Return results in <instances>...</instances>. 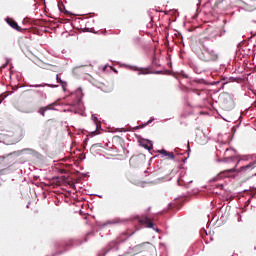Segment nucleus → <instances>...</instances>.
<instances>
[{"label": "nucleus", "instance_id": "1", "mask_svg": "<svg viewBox=\"0 0 256 256\" xmlns=\"http://www.w3.org/2000/svg\"><path fill=\"white\" fill-rule=\"evenodd\" d=\"M241 155H231L228 157H225L223 159H218L219 163H235V166L233 168L224 170V175L225 177H231L232 179H235V177H237V175L233 174V173H247V171H253V169H255L256 167V161L254 162H250L249 164L245 165V166H241L239 169H237V167L239 166V163H241V161H243V159L240 158Z\"/></svg>", "mask_w": 256, "mask_h": 256}, {"label": "nucleus", "instance_id": "2", "mask_svg": "<svg viewBox=\"0 0 256 256\" xmlns=\"http://www.w3.org/2000/svg\"><path fill=\"white\" fill-rule=\"evenodd\" d=\"M74 95H76L75 102L73 104H70L71 108L64 109V113H74V115L79 114V111L76 110L75 107H81V105H83V97H85V94H83V88L78 87L75 90Z\"/></svg>", "mask_w": 256, "mask_h": 256}, {"label": "nucleus", "instance_id": "3", "mask_svg": "<svg viewBox=\"0 0 256 256\" xmlns=\"http://www.w3.org/2000/svg\"><path fill=\"white\" fill-rule=\"evenodd\" d=\"M218 99L224 109L231 110L235 107V96L231 93L224 92L219 95Z\"/></svg>", "mask_w": 256, "mask_h": 256}, {"label": "nucleus", "instance_id": "4", "mask_svg": "<svg viewBox=\"0 0 256 256\" xmlns=\"http://www.w3.org/2000/svg\"><path fill=\"white\" fill-rule=\"evenodd\" d=\"M126 239H129V237L125 238L124 240H112L111 242H109L105 248H102V250L100 251V253L98 254L99 256H105L107 255V253H109L110 251H118L119 250V245H121V243H125Z\"/></svg>", "mask_w": 256, "mask_h": 256}, {"label": "nucleus", "instance_id": "5", "mask_svg": "<svg viewBox=\"0 0 256 256\" xmlns=\"http://www.w3.org/2000/svg\"><path fill=\"white\" fill-rule=\"evenodd\" d=\"M123 67H128V69H130V71H138V75H163V71L162 70H155V71H141L139 70V67L134 66V65H129V64H122Z\"/></svg>", "mask_w": 256, "mask_h": 256}, {"label": "nucleus", "instance_id": "6", "mask_svg": "<svg viewBox=\"0 0 256 256\" xmlns=\"http://www.w3.org/2000/svg\"><path fill=\"white\" fill-rule=\"evenodd\" d=\"M23 154L32 155L33 157H37L39 155V153L33 148H24L20 151L11 152L9 155H15V157H19Z\"/></svg>", "mask_w": 256, "mask_h": 256}, {"label": "nucleus", "instance_id": "7", "mask_svg": "<svg viewBox=\"0 0 256 256\" xmlns=\"http://www.w3.org/2000/svg\"><path fill=\"white\" fill-rule=\"evenodd\" d=\"M138 143L140 147L146 149V151H153V141L147 138L138 137Z\"/></svg>", "mask_w": 256, "mask_h": 256}, {"label": "nucleus", "instance_id": "8", "mask_svg": "<svg viewBox=\"0 0 256 256\" xmlns=\"http://www.w3.org/2000/svg\"><path fill=\"white\" fill-rule=\"evenodd\" d=\"M5 22L7 23V25H9V27L14 29L15 31H18V33H23V29L21 28V26H19V23H17L15 19L11 17H6Z\"/></svg>", "mask_w": 256, "mask_h": 256}, {"label": "nucleus", "instance_id": "9", "mask_svg": "<svg viewBox=\"0 0 256 256\" xmlns=\"http://www.w3.org/2000/svg\"><path fill=\"white\" fill-rule=\"evenodd\" d=\"M183 207V201L175 199L173 202L168 203L167 209L169 211H179Z\"/></svg>", "mask_w": 256, "mask_h": 256}, {"label": "nucleus", "instance_id": "10", "mask_svg": "<svg viewBox=\"0 0 256 256\" xmlns=\"http://www.w3.org/2000/svg\"><path fill=\"white\" fill-rule=\"evenodd\" d=\"M203 47H205V46H203V42L198 41V42H195L194 44H192L191 49H192L193 53H195V55H197V57H199V55L203 51Z\"/></svg>", "mask_w": 256, "mask_h": 256}, {"label": "nucleus", "instance_id": "11", "mask_svg": "<svg viewBox=\"0 0 256 256\" xmlns=\"http://www.w3.org/2000/svg\"><path fill=\"white\" fill-rule=\"evenodd\" d=\"M89 240L87 238H84V241L81 239H70L68 242V245L70 247H81L83 243H87Z\"/></svg>", "mask_w": 256, "mask_h": 256}, {"label": "nucleus", "instance_id": "12", "mask_svg": "<svg viewBox=\"0 0 256 256\" xmlns=\"http://www.w3.org/2000/svg\"><path fill=\"white\" fill-rule=\"evenodd\" d=\"M198 59H200V61H205V62L211 61L208 48H204L203 51L200 52Z\"/></svg>", "mask_w": 256, "mask_h": 256}, {"label": "nucleus", "instance_id": "13", "mask_svg": "<svg viewBox=\"0 0 256 256\" xmlns=\"http://www.w3.org/2000/svg\"><path fill=\"white\" fill-rule=\"evenodd\" d=\"M189 67L196 73V75H201V73H203V69L199 68L195 62H189Z\"/></svg>", "mask_w": 256, "mask_h": 256}, {"label": "nucleus", "instance_id": "14", "mask_svg": "<svg viewBox=\"0 0 256 256\" xmlns=\"http://www.w3.org/2000/svg\"><path fill=\"white\" fill-rule=\"evenodd\" d=\"M131 167L137 168L141 164L139 156H132L129 160Z\"/></svg>", "mask_w": 256, "mask_h": 256}, {"label": "nucleus", "instance_id": "15", "mask_svg": "<svg viewBox=\"0 0 256 256\" xmlns=\"http://www.w3.org/2000/svg\"><path fill=\"white\" fill-rule=\"evenodd\" d=\"M208 55L210 57V61H217V59H219V54L213 49L208 48Z\"/></svg>", "mask_w": 256, "mask_h": 256}, {"label": "nucleus", "instance_id": "16", "mask_svg": "<svg viewBox=\"0 0 256 256\" xmlns=\"http://www.w3.org/2000/svg\"><path fill=\"white\" fill-rule=\"evenodd\" d=\"M30 87H32L34 89H39V87H52V89H57V87H59V85H57V84H34V85H30Z\"/></svg>", "mask_w": 256, "mask_h": 256}, {"label": "nucleus", "instance_id": "17", "mask_svg": "<svg viewBox=\"0 0 256 256\" xmlns=\"http://www.w3.org/2000/svg\"><path fill=\"white\" fill-rule=\"evenodd\" d=\"M56 82L59 83L63 89V91H67V81H64L59 77V74L56 75Z\"/></svg>", "mask_w": 256, "mask_h": 256}, {"label": "nucleus", "instance_id": "18", "mask_svg": "<svg viewBox=\"0 0 256 256\" xmlns=\"http://www.w3.org/2000/svg\"><path fill=\"white\" fill-rule=\"evenodd\" d=\"M187 153L190 154L191 153V144L187 143ZM189 159V155L186 157V158H182V159H179V158H176V161H180V163H187V160Z\"/></svg>", "mask_w": 256, "mask_h": 256}, {"label": "nucleus", "instance_id": "19", "mask_svg": "<svg viewBox=\"0 0 256 256\" xmlns=\"http://www.w3.org/2000/svg\"><path fill=\"white\" fill-rule=\"evenodd\" d=\"M58 9H59L60 13H63V11H64V13H66V15H73V12L66 10L65 5L62 4V6H61V0H59V2H58Z\"/></svg>", "mask_w": 256, "mask_h": 256}, {"label": "nucleus", "instance_id": "20", "mask_svg": "<svg viewBox=\"0 0 256 256\" xmlns=\"http://www.w3.org/2000/svg\"><path fill=\"white\" fill-rule=\"evenodd\" d=\"M57 105H58L57 102H53L51 104L44 106V109L46 111H57V108H55V107H57Z\"/></svg>", "mask_w": 256, "mask_h": 256}, {"label": "nucleus", "instance_id": "21", "mask_svg": "<svg viewBox=\"0 0 256 256\" xmlns=\"http://www.w3.org/2000/svg\"><path fill=\"white\" fill-rule=\"evenodd\" d=\"M91 119H92L93 123L96 125V131L99 128L101 129V124H97V122L99 121L97 114H92Z\"/></svg>", "mask_w": 256, "mask_h": 256}, {"label": "nucleus", "instance_id": "22", "mask_svg": "<svg viewBox=\"0 0 256 256\" xmlns=\"http://www.w3.org/2000/svg\"><path fill=\"white\" fill-rule=\"evenodd\" d=\"M219 177H227L225 176V171L221 172L220 176L217 175L209 180V183H215V181H219Z\"/></svg>", "mask_w": 256, "mask_h": 256}, {"label": "nucleus", "instance_id": "23", "mask_svg": "<svg viewBox=\"0 0 256 256\" xmlns=\"http://www.w3.org/2000/svg\"><path fill=\"white\" fill-rule=\"evenodd\" d=\"M156 153H159V155H162L161 158H165L167 157V154L169 153V151L165 150V148H162L160 150H157Z\"/></svg>", "mask_w": 256, "mask_h": 256}, {"label": "nucleus", "instance_id": "24", "mask_svg": "<svg viewBox=\"0 0 256 256\" xmlns=\"http://www.w3.org/2000/svg\"><path fill=\"white\" fill-rule=\"evenodd\" d=\"M152 65H154V67H161V64H159V61L157 60V56L155 54L152 57Z\"/></svg>", "mask_w": 256, "mask_h": 256}, {"label": "nucleus", "instance_id": "25", "mask_svg": "<svg viewBox=\"0 0 256 256\" xmlns=\"http://www.w3.org/2000/svg\"><path fill=\"white\" fill-rule=\"evenodd\" d=\"M166 157H168V159L170 161H177V158H175V153L173 152H168V154L166 155Z\"/></svg>", "mask_w": 256, "mask_h": 256}, {"label": "nucleus", "instance_id": "26", "mask_svg": "<svg viewBox=\"0 0 256 256\" xmlns=\"http://www.w3.org/2000/svg\"><path fill=\"white\" fill-rule=\"evenodd\" d=\"M37 113H39V115H42V117H45V113H47V110L45 109V106H42L38 109Z\"/></svg>", "mask_w": 256, "mask_h": 256}, {"label": "nucleus", "instance_id": "27", "mask_svg": "<svg viewBox=\"0 0 256 256\" xmlns=\"http://www.w3.org/2000/svg\"><path fill=\"white\" fill-rule=\"evenodd\" d=\"M200 235H201V237L203 238V239H205V237H207V229H205V228H201V230H200Z\"/></svg>", "mask_w": 256, "mask_h": 256}, {"label": "nucleus", "instance_id": "28", "mask_svg": "<svg viewBox=\"0 0 256 256\" xmlns=\"http://www.w3.org/2000/svg\"><path fill=\"white\" fill-rule=\"evenodd\" d=\"M117 223H119V221H108L105 222L102 227H107V225H117Z\"/></svg>", "mask_w": 256, "mask_h": 256}, {"label": "nucleus", "instance_id": "29", "mask_svg": "<svg viewBox=\"0 0 256 256\" xmlns=\"http://www.w3.org/2000/svg\"><path fill=\"white\" fill-rule=\"evenodd\" d=\"M147 229H155V222H146Z\"/></svg>", "mask_w": 256, "mask_h": 256}, {"label": "nucleus", "instance_id": "30", "mask_svg": "<svg viewBox=\"0 0 256 256\" xmlns=\"http://www.w3.org/2000/svg\"><path fill=\"white\" fill-rule=\"evenodd\" d=\"M141 247H143V244L136 245L135 247L130 246L129 249L132 251H139V249H141Z\"/></svg>", "mask_w": 256, "mask_h": 256}, {"label": "nucleus", "instance_id": "31", "mask_svg": "<svg viewBox=\"0 0 256 256\" xmlns=\"http://www.w3.org/2000/svg\"><path fill=\"white\" fill-rule=\"evenodd\" d=\"M249 113V108L245 109L244 111L241 112V115L239 117V121L243 120V115H247Z\"/></svg>", "mask_w": 256, "mask_h": 256}, {"label": "nucleus", "instance_id": "32", "mask_svg": "<svg viewBox=\"0 0 256 256\" xmlns=\"http://www.w3.org/2000/svg\"><path fill=\"white\" fill-rule=\"evenodd\" d=\"M79 109L81 111L80 113L81 117H87V114L85 113V107L81 108V105H80Z\"/></svg>", "mask_w": 256, "mask_h": 256}, {"label": "nucleus", "instance_id": "33", "mask_svg": "<svg viewBox=\"0 0 256 256\" xmlns=\"http://www.w3.org/2000/svg\"><path fill=\"white\" fill-rule=\"evenodd\" d=\"M229 151H232V153H234V155H237V150H235V148H228L225 150V153H229Z\"/></svg>", "mask_w": 256, "mask_h": 256}, {"label": "nucleus", "instance_id": "34", "mask_svg": "<svg viewBox=\"0 0 256 256\" xmlns=\"http://www.w3.org/2000/svg\"><path fill=\"white\" fill-rule=\"evenodd\" d=\"M181 77H184V79H189V75L186 74L184 71L180 72Z\"/></svg>", "mask_w": 256, "mask_h": 256}, {"label": "nucleus", "instance_id": "35", "mask_svg": "<svg viewBox=\"0 0 256 256\" xmlns=\"http://www.w3.org/2000/svg\"><path fill=\"white\" fill-rule=\"evenodd\" d=\"M239 125H241V120H240V122H239L238 125L233 126V127L231 128L232 133H235V131H237V128L239 127Z\"/></svg>", "mask_w": 256, "mask_h": 256}, {"label": "nucleus", "instance_id": "36", "mask_svg": "<svg viewBox=\"0 0 256 256\" xmlns=\"http://www.w3.org/2000/svg\"><path fill=\"white\" fill-rule=\"evenodd\" d=\"M39 97H41L42 99H47V94H45L43 91L40 92V94H38Z\"/></svg>", "mask_w": 256, "mask_h": 256}, {"label": "nucleus", "instance_id": "37", "mask_svg": "<svg viewBox=\"0 0 256 256\" xmlns=\"http://www.w3.org/2000/svg\"><path fill=\"white\" fill-rule=\"evenodd\" d=\"M178 41H180V43H183V45H185V43L183 42V34H178Z\"/></svg>", "mask_w": 256, "mask_h": 256}, {"label": "nucleus", "instance_id": "38", "mask_svg": "<svg viewBox=\"0 0 256 256\" xmlns=\"http://www.w3.org/2000/svg\"><path fill=\"white\" fill-rule=\"evenodd\" d=\"M153 121H155V117H150L149 120L146 122L148 125H151V123H153Z\"/></svg>", "mask_w": 256, "mask_h": 256}, {"label": "nucleus", "instance_id": "39", "mask_svg": "<svg viewBox=\"0 0 256 256\" xmlns=\"http://www.w3.org/2000/svg\"><path fill=\"white\" fill-rule=\"evenodd\" d=\"M7 65H9V59H7L4 64H2V69H5V67H7Z\"/></svg>", "mask_w": 256, "mask_h": 256}, {"label": "nucleus", "instance_id": "40", "mask_svg": "<svg viewBox=\"0 0 256 256\" xmlns=\"http://www.w3.org/2000/svg\"><path fill=\"white\" fill-rule=\"evenodd\" d=\"M107 67H111L109 63L105 64L102 68V71H107Z\"/></svg>", "mask_w": 256, "mask_h": 256}, {"label": "nucleus", "instance_id": "41", "mask_svg": "<svg viewBox=\"0 0 256 256\" xmlns=\"http://www.w3.org/2000/svg\"><path fill=\"white\" fill-rule=\"evenodd\" d=\"M8 95L3 96L2 98H0V105L3 103V101H5V99H7Z\"/></svg>", "mask_w": 256, "mask_h": 256}, {"label": "nucleus", "instance_id": "42", "mask_svg": "<svg viewBox=\"0 0 256 256\" xmlns=\"http://www.w3.org/2000/svg\"><path fill=\"white\" fill-rule=\"evenodd\" d=\"M63 255V251H58L52 254V256Z\"/></svg>", "mask_w": 256, "mask_h": 256}, {"label": "nucleus", "instance_id": "43", "mask_svg": "<svg viewBox=\"0 0 256 256\" xmlns=\"http://www.w3.org/2000/svg\"><path fill=\"white\" fill-rule=\"evenodd\" d=\"M153 231H155L156 233H161V229H159L158 227H154Z\"/></svg>", "mask_w": 256, "mask_h": 256}, {"label": "nucleus", "instance_id": "44", "mask_svg": "<svg viewBox=\"0 0 256 256\" xmlns=\"http://www.w3.org/2000/svg\"><path fill=\"white\" fill-rule=\"evenodd\" d=\"M149 176H150V177H157V172H151V173L149 174Z\"/></svg>", "mask_w": 256, "mask_h": 256}, {"label": "nucleus", "instance_id": "45", "mask_svg": "<svg viewBox=\"0 0 256 256\" xmlns=\"http://www.w3.org/2000/svg\"><path fill=\"white\" fill-rule=\"evenodd\" d=\"M27 91H33L34 93H36L37 95H40L41 90H27Z\"/></svg>", "mask_w": 256, "mask_h": 256}, {"label": "nucleus", "instance_id": "46", "mask_svg": "<svg viewBox=\"0 0 256 256\" xmlns=\"http://www.w3.org/2000/svg\"><path fill=\"white\" fill-rule=\"evenodd\" d=\"M147 125H149L147 122L143 123V124L141 125V129H145V127H147Z\"/></svg>", "mask_w": 256, "mask_h": 256}, {"label": "nucleus", "instance_id": "47", "mask_svg": "<svg viewBox=\"0 0 256 256\" xmlns=\"http://www.w3.org/2000/svg\"><path fill=\"white\" fill-rule=\"evenodd\" d=\"M195 81H196V83H203V81H205V79H197Z\"/></svg>", "mask_w": 256, "mask_h": 256}, {"label": "nucleus", "instance_id": "48", "mask_svg": "<svg viewBox=\"0 0 256 256\" xmlns=\"http://www.w3.org/2000/svg\"><path fill=\"white\" fill-rule=\"evenodd\" d=\"M177 183H178L179 187H183V184L181 183V179H178Z\"/></svg>", "mask_w": 256, "mask_h": 256}, {"label": "nucleus", "instance_id": "49", "mask_svg": "<svg viewBox=\"0 0 256 256\" xmlns=\"http://www.w3.org/2000/svg\"><path fill=\"white\" fill-rule=\"evenodd\" d=\"M216 187L218 188V189H223V184H218V185H216Z\"/></svg>", "mask_w": 256, "mask_h": 256}, {"label": "nucleus", "instance_id": "50", "mask_svg": "<svg viewBox=\"0 0 256 256\" xmlns=\"http://www.w3.org/2000/svg\"><path fill=\"white\" fill-rule=\"evenodd\" d=\"M201 7V0H198V3H197V10Z\"/></svg>", "mask_w": 256, "mask_h": 256}, {"label": "nucleus", "instance_id": "51", "mask_svg": "<svg viewBox=\"0 0 256 256\" xmlns=\"http://www.w3.org/2000/svg\"><path fill=\"white\" fill-rule=\"evenodd\" d=\"M139 129H141V125H138V126L134 127V131H137Z\"/></svg>", "mask_w": 256, "mask_h": 256}, {"label": "nucleus", "instance_id": "52", "mask_svg": "<svg viewBox=\"0 0 256 256\" xmlns=\"http://www.w3.org/2000/svg\"><path fill=\"white\" fill-rule=\"evenodd\" d=\"M112 71L113 73H116V74L119 73V70H117L116 68H113Z\"/></svg>", "mask_w": 256, "mask_h": 256}, {"label": "nucleus", "instance_id": "53", "mask_svg": "<svg viewBox=\"0 0 256 256\" xmlns=\"http://www.w3.org/2000/svg\"><path fill=\"white\" fill-rule=\"evenodd\" d=\"M235 77H233V76H231V77H229V81H235Z\"/></svg>", "mask_w": 256, "mask_h": 256}, {"label": "nucleus", "instance_id": "54", "mask_svg": "<svg viewBox=\"0 0 256 256\" xmlns=\"http://www.w3.org/2000/svg\"><path fill=\"white\" fill-rule=\"evenodd\" d=\"M91 135H97V130L92 131Z\"/></svg>", "mask_w": 256, "mask_h": 256}, {"label": "nucleus", "instance_id": "55", "mask_svg": "<svg viewBox=\"0 0 256 256\" xmlns=\"http://www.w3.org/2000/svg\"><path fill=\"white\" fill-rule=\"evenodd\" d=\"M156 157H159V155H155L154 157L150 158L149 161H153V159H156Z\"/></svg>", "mask_w": 256, "mask_h": 256}, {"label": "nucleus", "instance_id": "56", "mask_svg": "<svg viewBox=\"0 0 256 256\" xmlns=\"http://www.w3.org/2000/svg\"><path fill=\"white\" fill-rule=\"evenodd\" d=\"M243 160L244 161H249V158H247V156H244Z\"/></svg>", "mask_w": 256, "mask_h": 256}, {"label": "nucleus", "instance_id": "57", "mask_svg": "<svg viewBox=\"0 0 256 256\" xmlns=\"http://www.w3.org/2000/svg\"><path fill=\"white\" fill-rule=\"evenodd\" d=\"M96 197H99V199H103V195H96Z\"/></svg>", "mask_w": 256, "mask_h": 256}, {"label": "nucleus", "instance_id": "58", "mask_svg": "<svg viewBox=\"0 0 256 256\" xmlns=\"http://www.w3.org/2000/svg\"><path fill=\"white\" fill-rule=\"evenodd\" d=\"M225 87V82L224 83H222V86H221V88L220 89H223Z\"/></svg>", "mask_w": 256, "mask_h": 256}, {"label": "nucleus", "instance_id": "59", "mask_svg": "<svg viewBox=\"0 0 256 256\" xmlns=\"http://www.w3.org/2000/svg\"><path fill=\"white\" fill-rule=\"evenodd\" d=\"M126 132H127V130H124V129L122 128L121 133H126Z\"/></svg>", "mask_w": 256, "mask_h": 256}, {"label": "nucleus", "instance_id": "60", "mask_svg": "<svg viewBox=\"0 0 256 256\" xmlns=\"http://www.w3.org/2000/svg\"><path fill=\"white\" fill-rule=\"evenodd\" d=\"M132 235H135V232H132L128 237H132Z\"/></svg>", "mask_w": 256, "mask_h": 256}, {"label": "nucleus", "instance_id": "61", "mask_svg": "<svg viewBox=\"0 0 256 256\" xmlns=\"http://www.w3.org/2000/svg\"><path fill=\"white\" fill-rule=\"evenodd\" d=\"M87 141H89V138H86V139L84 140V143H87Z\"/></svg>", "mask_w": 256, "mask_h": 256}, {"label": "nucleus", "instance_id": "62", "mask_svg": "<svg viewBox=\"0 0 256 256\" xmlns=\"http://www.w3.org/2000/svg\"><path fill=\"white\" fill-rule=\"evenodd\" d=\"M204 139H205L204 143H207V137L204 136Z\"/></svg>", "mask_w": 256, "mask_h": 256}, {"label": "nucleus", "instance_id": "63", "mask_svg": "<svg viewBox=\"0 0 256 256\" xmlns=\"http://www.w3.org/2000/svg\"><path fill=\"white\" fill-rule=\"evenodd\" d=\"M136 39H137V41H141V37H137Z\"/></svg>", "mask_w": 256, "mask_h": 256}, {"label": "nucleus", "instance_id": "64", "mask_svg": "<svg viewBox=\"0 0 256 256\" xmlns=\"http://www.w3.org/2000/svg\"><path fill=\"white\" fill-rule=\"evenodd\" d=\"M210 241H213V237H210Z\"/></svg>", "mask_w": 256, "mask_h": 256}]
</instances>
